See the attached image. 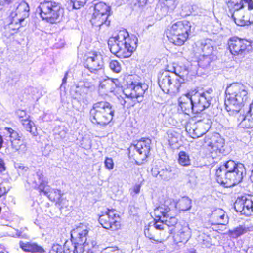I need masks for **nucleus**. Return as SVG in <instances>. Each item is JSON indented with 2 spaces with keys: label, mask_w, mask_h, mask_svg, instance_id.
Returning <instances> with one entry per match:
<instances>
[{
  "label": "nucleus",
  "mask_w": 253,
  "mask_h": 253,
  "mask_svg": "<svg viewBox=\"0 0 253 253\" xmlns=\"http://www.w3.org/2000/svg\"><path fill=\"white\" fill-rule=\"evenodd\" d=\"M216 180L224 187H230L241 183L246 175L244 165L229 160L223 162L216 169Z\"/></svg>",
  "instance_id": "1"
},
{
  "label": "nucleus",
  "mask_w": 253,
  "mask_h": 253,
  "mask_svg": "<svg viewBox=\"0 0 253 253\" xmlns=\"http://www.w3.org/2000/svg\"><path fill=\"white\" fill-rule=\"evenodd\" d=\"M179 106L186 114L200 113L211 104V98L206 93L193 90L178 99Z\"/></svg>",
  "instance_id": "2"
},
{
  "label": "nucleus",
  "mask_w": 253,
  "mask_h": 253,
  "mask_svg": "<svg viewBox=\"0 0 253 253\" xmlns=\"http://www.w3.org/2000/svg\"><path fill=\"white\" fill-rule=\"evenodd\" d=\"M137 38L132 36L128 37L127 32L120 31L117 36L110 37L108 41V45L110 52L117 56L127 58L137 47Z\"/></svg>",
  "instance_id": "3"
},
{
  "label": "nucleus",
  "mask_w": 253,
  "mask_h": 253,
  "mask_svg": "<svg viewBox=\"0 0 253 253\" xmlns=\"http://www.w3.org/2000/svg\"><path fill=\"white\" fill-rule=\"evenodd\" d=\"M224 105L229 115H239L241 107L248 98V93L245 87L238 84H232L225 91Z\"/></svg>",
  "instance_id": "4"
},
{
  "label": "nucleus",
  "mask_w": 253,
  "mask_h": 253,
  "mask_svg": "<svg viewBox=\"0 0 253 253\" xmlns=\"http://www.w3.org/2000/svg\"><path fill=\"white\" fill-rule=\"evenodd\" d=\"M116 106L106 101H98L92 106L90 111V119L94 124L105 126L113 120Z\"/></svg>",
  "instance_id": "5"
},
{
  "label": "nucleus",
  "mask_w": 253,
  "mask_h": 253,
  "mask_svg": "<svg viewBox=\"0 0 253 253\" xmlns=\"http://www.w3.org/2000/svg\"><path fill=\"white\" fill-rule=\"evenodd\" d=\"M194 24L187 21H178L166 32L169 41L175 45L181 46L194 32Z\"/></svg>",
  "instance_id": "6"
},
{
  "label": "nucleus",
  "mask_w": 253,
  "mask_h": 253,
  "mask_svg": "<svg viewBox=\"0 0 253 253\" xmlns=\"http://www.w3.org/2000/svg\"><path fill=\"white\" fill-rule=\"evenodd\" d=\"M185 80L183 75L177 73L176 68L172 67L171 69H167L158 77V84L166 93H176L179 91L181 84Z\"/></svg>",
  "instance_id": "7"
},
{
  "label": "nucleus",
  "mask_w": 253,
  "mask_h": 253,
  "mask_svg": "<svg viewBox=\"0 0 253 253\" xmlns=\"http://www.w3.org/2000/svg\"><path fill=\"white\" fill-rule=\"evenodd\" d=\"M38 8L41 17L47 22L53 24L62 20L64 8L61 4L52 0H44L40 2Z\"/></svg>",
  "instance_id": "8"
},
{
  "label": "nucleus",
  "mask_w": 253,
  "mask_h": 253,
  "mask_svg": "<svg viewBox=\"0 0 253 253\" xmlns=\"http://www.w3.org/2000/svg\"><path fill=\"white\" fill-rule=\"evenodd\" d=\"M10 12L8 20L10 22V25H15V28L18 29L20 26L26 25L25 20L29 15V6L25 1H22L20 3H15L13 6L10 7Z\"/></svg>",
  "instance_id": "9"
},
{
  "label": "nucleus",
  "mask_w": 253,
  "mask_h": 253,
  "mask_svg": "<svg viewBox=\"0 0 253 253\" xmlns=\"http://www.w3.org/2000/svg\"><path fill=\"white\" fill-rule=\"evenodd\" d=\"M110 8L105 3L100 2L94 5V12L92 14L90 22L94 27L99 28L107 27L110 21L108 20L110 15Z\"/></svg>",
  "instance_id": "10"
},
{
  "label": "nucleus",
  "mask_w": 253,
  "mask_h": 253,
  "mask_svg": "<svg viewBox=\"0 0 253 253\" xmlns=\"http://www.w3.org/2000/svg\"><path fill=\"white\" fill-rule=\"evenodd\" d=\"M88 233V228L84 224L80 223L76 228L71 231V242L75 247V251L78 248L84 247V244L87 243V236Z\"/></svg>",
  "instance_id": "11"
},
{
  "label": "nucleus",
  "mask_w": 253,
  "mask_h": 253,
  "mask_svg": "<svg viewBox=\"0 0 253 253\" xmlns=\"http://www.w3.org/2000/svg\"><path fill=\"white\" fill-rule=\"evenodd\" d=\"M228 45L230 52L234 56H244L251 48L249 41L237 37L230 38L228 41Z\"/></svg>",
  "instance_id": "12"
},
{
  "label": "nucleus",
  "mask_w": 253,
  "mask_h": 253,
  "mask_svg": "<svg viewBox=\"0 0 253 253\" xmlns=\"http://www.w3.org/2000/svg\"><path fill=\"white\" fill-rule=\"evenodd\" d=\"M173 209L167 206L166 204L157 207L154 210V215L157 217H163L165 219V224L167 228L174 227L177 223L178 219L173 213Z\"/></svg>",
  "instance_id": "13"
},
{
  "label": "nucleus",
  "mask_w": 253,
  "mask_h": 253,
  "mask_svg": "<svg viewBox=\"0 0 253 253\" xmlns=\"http://www.w3.org/2000/svg\"><path fill=\"white\" fill-rule=\"evenodd\" d=\"M119 219V216L114 209H108V212L99 216L98 221L103 228L116 230L120 226Z\"/></svg>",
  "instance_id": "14"
},
{
  "label": "nucleus",
  "mask_w": 253,
  "mask_h": 253,
  "mask_svg": "<svg viewBox=\"0 0 253 253\" xmlns=\"http://www.w3.org/2000/svg\"><path fill=\"white\" fill-rule=\"evenodd\" d=\"M224 140L218 135L213 136L208 145V155L213 159L220 157L224 152Z\"/></svg>",
  "instance_id": "15"
},
{
  "label": "nucleus",
  "mask_w": 253,
  "mask_h": 253,
  "mask_svg": "<svg viewBox=\"0 0 253 253\" xmlns=\"http://www.w3.org/2000/svg\"><path fill=\"white\" fill-rule=\"evenodd\" d=\"M234 209L242 214L250 216L253 214V201L246 196L238 197L234 203Z\"/></svg>",
  "instance_id": "16"
},
{
  "label": "nucleus",
  "mask_w": 253,
  "mask_h": 253,
  "mask_svg": "<svg viewBox=\"0 0 253 253\" xmlns=\"http://www.w3.org/2000/svg\"><path fill=\"white\" fill-rule=\"evenodd\" d=\"M151 140L148 138H142L135 144L131 147L136 151L137 159L144 161L148 157L151 149Z\"/></svg>",
  "instance_id": "17"
},
{
  "label": "nucleus",
  "mask_w": 253,
  "mask_h": 253,
  "mask_svg": "<svg viewBox=\"0 0 253 253\" xmlns=\"http://www.w3.org/2000/svg\"><path fill=\"white\" fill-rule=\"evenodd\" d=\"M84 66L91 72L102 69L104 66L103 56L97 52L90 54L85 60Z\"/></svg>",
  "instance_id": "18"
},
{
  "label": "nucleus",
  "mask_w": 253,
  "mask_h": 253,
  "mask_svg": "<svg viewBox=\"0 0 253 253\" xmlns=\"http://www.w3.org/2000/svg\"><path fill=\"white\" fill-rule=\"evenodd\" d=\"M128 89L131 90V92L129 95H125L127 98L130 97L131 98H136L138 102H141L142 97L144 94L145 90L147 89V86L146 84L138 83L137 84L132 82L128 86Z\"/></svg>",
  "instance_id": "19"
},
{
  "label": "nucleus",
  "mask_w": 253,
  "mask_h": 253,
  "mask_svg": "<svg viewBox=\"0 0 253 253\" xmlns=\"http://www.w3.org/2000/svg\"><path fill=\"white\" fill-rule=\"evenodd\" d=\"M4 130L6 131V132H4L5 135L10 138L11 146L13 149L19 151L22 148H25V145L22 144L21 136L16 131L10 127H5Z\"/></svg>",
  "instance_id": "20"
},
{
  "label": "nucleus",
  "mask_w": 253,
  "mask_h": 253,
  "mask_svg": "<svg viewBox=\"0 0 253 253\" xmlns=\"http://www.w3.org/2000/svg\"><path fill=\"white\" fill-rule=\"evenodd\" d=\"M213 42L210 39H205L198 41L196 43L197 50L203 55H211L214 47Z\"/></svg>",
  "instance_id": "21"
},
{
  "label": "nucleus",
  "mask_w": 253,
  "mask_h": 253,
  "mask_svg": "<svg viewBox=\"0 0 253 253\" xmlns=\"http://www.w3.org/2000/svg\"><path fill=\"white\" fill-rule=\"evenodd\" d=\"M103 249L100 244H98L96 240H89L87 243L84 244V247L75 250V253H96Z\"/></svg>",
  "instance_id": "22"
},
{
  "label": "nucleus",
  "mask_w": 253,
  "mask_h": 253,
  "mask_svg": "<svg viewBox=\"0 0 253 253\" xmlns=\"http://www.w3.org/2000/svg\"><path fill=\"white\" fill-rule=\"evenodd\" d=\"M49 253H75V247L73 243L66 241L63 247L59 244H54Z\"/></svg>",
  "instance_id": "23"
},
{
  "label": "nucleus",
  "mask_w": 253,
  "mask_h": 253,
  "mask_svg": "<svg viewBox=\"0 0 253 253\" xmlns=\"http://www.w3.org/2000/svg\"><path fill=\"white\" fill-rule=\"evenodd\" d=\"M238 122H239V125L240 127L244 128H250L253 127V114L249 113L247 110L246 114H242L238 115Z\"/></svg>",
  "instance_id": "24"
},
{
  "label": "nucleus",
  "mask_w": 253,
  "mask_h": 253,
  "mask_svg": "<svg viewBox=\"0 0 253 253\" xmlns=\"http://www.w3.org/2000/svg\"><path fill=\"white\" fill-rule=\"evenodd\" d=\"M119 84L118 79L107 77L100 83V86L104 88L107 92H114Z\"/></svg>",
  "instance_id": "25"
},
{
  "label": "nucleus",
  "mask_w": 253,
  "mask_h": 253,
  "mask_svg": "<svg viewBox=\"0 0 253 253\" xmlns=\"http://www.w3.org/2000/svg\"><path fill=\"white\" fill-rule=\"evenodd\" d=\"M20 247L24 251L31 253H44V249L37 243L34 242H19Z\"/></svg>",
  "instance_id": "26"
},
{
  "label": "nucleus",
  "mask_w": 253,
  "mask_h": 253,
  "mask_svg": "<svg viewBox=\"0 0 253 253\" xmlns=\"http://www.w3.org/2000/svg\"><path fill=\"white\" fill-rule=\"evenodd\" d=\"M249 231H250L249 227L245 224H243L240 225L233 229L229 230L228 234L232 238H237Z\"/></svg>",
  "instance_id": "27"
},
{
  "label": "nucleus",
  "mask_w": 253,
  "mask_h": 253,
  "mask_svg": "<svg viewBox=\"0 0 253 253\" xmlns=\"http://www.w3.org/2000/svg\"><path fill=\"white\" fill-rule=\"evenodd\" d=\"M212 217L217 220L215 224L217 225H226L228 222V217L226 216L224 211L221 209L215 210L212 214Z\"/></svg>",
  "instance_id": "28"
},
{
  "label": "nucleus",
  "mask_w": 253,
  "mask_h": 253,
  "mask_svg": "<svg viewBox=\"0 0 253 253\" xmlns=\"http://www.w3.org/2000/svg\"><path fill=\"white\" fill-rule=\"evenodd\" d=\"M175 7V5L168 2L160 1L156 8V12L160 16H164L168 14L169 9L173 10Z\"/></svg>",
  "instance_id": "29"
},
{
  "label": "nucleus",
  "mask_w": 253,
  "mask_h": 253,
  "mask_svg": "<svg viewBox=\"0 0 253 253\" xmlns=\"http://www.w3.org/2000/svg\"><path fill=\"white\" fill-rule=\"evenodd\" d=\"M160 177L163 180L168 181L175 177L173 168L168 166L159 171Z\"/></svg>",
  "instance_id": "30"
},
{
  "label": "nucleus",
  "mask_w": 253,
  "mask_h": 253,
  "mask_svg": "<svg viewBox=\"0 0 253 253\" xmlns=\"http://www.w3.org/2000/svg\"><path fill=\"white\" fill-rule=\"evenodd\" d=\"M45 196L51 201L61 202L62 194L60 190L50 188V190L48 191V194Z\"/></svg>",
  "instance_id": "31"
},
{
  "label": "nucleus",
  "mask_w": 253,
  "mask_h": 253,
  "mask_svg": "<svg viewBox=\"0 0 253 253\" xmlns=\"http://www.w3.org/2000/svg\"><path fill=\"white\" fill-rule=\"evenodd\" d=\"M177 206L180 211H186L191 208V200L188 197H183L179 200Z\"/></svg>",
  "instance_id": "32"
},
{
  "label": "nucleus",
  "mask_w": 253,
  "mask_h": 253,
  "mask_svg": "<svg viewBox=\"0 0 253 253\" xmlns=\"http://www.w3.org/2000/svg\"><path fill=\"white\" fill-rule=\"evenodd\" d=\"M178 161L182 166H188L191 165L189 156L184 151H180L179 153Z\"/></svg>",
  "instance_id": "33"
},
{
  "label": "nucleus",
  "mask_w": 253,
  "mask_h": 253,
  "mask_svg": "<svg viewBox=\"0 0 253 253\" xmlns=\"http://www.w3.org/2000/svg\"><path fill=\"white\" fill-rule=\"evenodd\" d=\"M154 231V228L153 226L150 225L146 226L144 228V233L146 237L151 240L152 243H158L161 242L158 240L155 239L154 235L153 234Z\"/></svg>",
  "instance_id": "34"
},
{
  "label": "nucleus",
  "mask_w": 253,
  "mask_h": 253,
  "mask_svg": "<svg viewBox=\"0 0 253 253\" xmlns=\"http://www.w3.org/2000/svg\"><path fill=\"white\" fill-rule=\"evenodd\" d=\"M155 222L154 224V230L158 229V230H165L166 228H167V226L165 224V219H163V217H157L156 216Z\"/></svg>",
  "instance_id": "35"
},
{
  "label": "nucleus",
  "mask_w": 253,
  "mask_h": 253,
  "mask_svg": "<svg viewBox=\"0 0 253 253\" xmlns=\"http://www.w3.org/2000/svg\"><path fill=\"white\" fill-rule=\"evenodd\" d=\"M211 62V55H203L198 61V65L203 68H207Z\"/></svg>",
  "instance_id": "36"
},
{
  "label": "nucleus",
  "mask_w": 253,
  "mask_h": 253,
  "mask_svg": "<svg viewBox=\"0 0 253 253\" xmlns=\"http://www.w3.org/2000/svg\"><path fill=\"white\" fill-rule=\"evenodd\" d=\"M21 121L23 122V125L24 126L26 130L31 133L34 135H35V131H34L33 130V127L34 126V123L27 119H22Z\"/></svg>",
  "instance_id": "37"
},
{
  "label": "nucleus",
  "mask_w": 253,
  "mask_h": 253,
  "mask_svg": "<svg viewBox=\"0 0 253 253\" xmlns=\"http://www.w3.org/2000/svg\"><path fill=\"white\" fill-rule=\"evenodd\" d=\"M33 183L36 184V185H38V189L40 192L42 193L45 196L48 194V191L50 190V187L49 186L45 185V184L43 181L41 182H36L33 181Z\"/></svg>",
  "instance_id": "38"
},
{
  "label": "nucleus",
  "mask_w": 253,
  "mask_h": 253,
  "mask_svg": "<svg viewBox=\"0 0 253 253\" xmlns=\"http://www.w3.org/2000/svg\"><path fill=\"white\" fill-rule=\"evenodd\" d=\"M109 67L115 73H119L121 70V64L117 60H111L109 63Z\"/></svg>",
  "instance_id": "39"
},
{
  "label": "nucleus",
  "mask_w": 253,
  "mask_h": 253,
  "mask_svg": "<svg viewBox=\"0 0 253 253\" xmlns=\"http://www.w3.org/2000/svg\"><path fill=\"white\" fill-rule=\"evenodd\" d=\"M191 13L194 15L201 16L202 15H205L206 11L205 10L199 8L196 5H194L192 6Z\"/></svg>",
  "instance_id": "40"
},
{
  "label": "nucleus",
  "mask_w": 253,
  "mask_h": 253,
  "mask_svg": "<svg viewBox=\"0 0 253 253\" xmlns=\"http://www.w3.org/2000/svg\"><path fill=\"white\" fill-rule=\"evenodd\" d=\"M87 0H71L73 4L74 9H78L81 7H83L86 3Z\"/></svg>",
  "instance_id": "41"
},
{
  "label": "nucleus",
  "mask_w": 253,
  "mask_h": 253,
  "mask_svg": "<svg viewBox=\"0 0 253 253\" xmlns=\"http://www.w3.org/2000/svg\"><path fill=\"white\" fill-rule=\"evenodd\" d=\"M202 241L201 243L203 247L210 248L211 245V239L209 236L203 234L201 236Z\"/></svg>",
  "instance_id": "42"
},
{
  "label": "nucleus",
  "mask_w": 253,
  "mask_h": 253,
  "mask_svg": "<svg viewBox=\"0 0 253 253\" xmlns=\"http://www.w3.org/2000/svg\"><path fill=\"white\" fill-rule=\"evenodd\" d=\"M76 92L79 93L81 97L80 99H84L86 97V95L88 94L89 91H90V89H86L84 87H76Z\"/></svg>",
  "instance_id": "43"
},
{
  "label": "nucleus",
  "mask_w": 253,
  "mask_h": 253,
  "mask_svg": "<svg viewBox=\"0 0 253 253\" xmlns=\"http://www.w3.org/2000/svg\"><path fill=\"white\" fill-rule=\"evenodd\" d=\"M76 87H84L90 89V91L94 88V86L87 82H80L76 85Z\"/></svg>",
  "instance_id": "44"
},
{
  "label": "nucleus",
  "mask_w": 253,
  "mask_h": 253,
  "mask_svg": "<svg viewBox=\"0 0 253 253\" xmlns=\"http://www.w3.org/2000/svg\"><path fill=\"white\" fill-rule=\"evenodd\" d=\"M136 2L134 3L135 6L138 7H142L147 4L152 3L154 0H135Z\"/></svg>",
  "instance_id": "45"
},
{
  "label": "nucleus",
  "mask_w": 253,
  "mask_h": 253,
  "mask_svg": "<svg viewBox=\"0 0 253 253\" xmlns=\"http://www.w3.org/2000/svg\"><path fill=\"white\" fill-rule=\"evenodd\" d=\"M105 166L109 170L112 169L114 168V162L111 158H106L104 162Z\"/></svg>",
  "instance_id": "46"
},
{
  "label": "nucleus",
  "mask_w": 253,
  "mask_h": 253,
  "mask_svg": "<svg viewBox=\"0 0 253 253\" xmlns=\"http://www.w3.org/2000/svg\"><path fill=\"white\" fill-rule=\"evenodd\" d=\"M240 2H238V1H237V4H235V5L231 8V10L234 11H238L240 9H242L244 7V1L243 0H239Z\"/></svg>",
  "instance_id": "47"
},
{
  "label": "nucleus",
  "mask_w": 253,
  "mask_h": 253,
  "mask_svg": "<svg viewBox=\"0 0 253 253\" xmlns=\"http://www.w3.org/2000/svg\"><path fill=\"white\" fill-rule=\"evenodd\" d=\"M16 114L19 118L28 119L29 116L26 115V113L24 110H18L16 112Z\"/></svg>",
  "instance_id": "48"
},
{
  "label": "nucleus",
  "mask_w": 253,
  "mask_h": 253,
  "mask_svg": "<svg viewBox=\"0 0 253 253\" xmlns=\"http://www.w3.org/2000/svg\"><path fill=\"white\" fill-rule=\"evenodd\" d=\"M238 0H226V3L228 6V7L229 8L230 11H231V8H233L234 5H235V4H237V1Z\"/></svg>",
  "instance_id": "49"
},
{
  "label": "nucleus",
  "mask_w": 253,
  "mask_h": 253,
  "mask_svg": "<svg viewBox=\"0 0 253 253\" xmlns=\"http://www.w3.org/2000/svg\"><path fill=\"white\" fill-rule=\"evenodd\" d=\"M101 253H119V251L118 250H113L112 247H107L104 249Z\"/></svg>",
  "instance_id": "50"
},
{
  "label": "nucleus",
  "mask_w": 253,
  "mask_h": 253,
  "mask_svg": "<svg viewBox=\"0 0 253 253\" xmlns=\"http://www.w3.org/2000/svg\"><path fill=\"white\" fill-rule=\"evenodd\" d=\"M14 0H0V10L6 4H9Z\"/></svg>",
  "instance_id": "51"
},
{
  "label": "nucleus",
  "mask_w": 253,
  "mask_h": 253,
  "mask_svg": "<svg viewBox=\"0 0 253 253\" xmlns=\"http://www.w3.org/2000/svg\"><path fill=\"white\" fill-rule=\"evenodd\" d=\"M243 1L244 5L247 4L249 10H252L253 9V3L252 0H243Z\"/></svg>",
  "instance_id": "52"
},
{
  "label": "nucleus",
  "mask_w": 253,
  "mask_h": 253,
  "mask_svg": "<svg viewBox=\"0 0 253 253\" xmlns=\"http://www.w3.org/2000/svg\"><path fill=\"white\" fill-rule=\"evenodd\" d=\"M141 187L140 184H136L134 186L132 190L135 194H138L140 192Z\"/></svg>",
  "instance_id": "53"
},
{
  "label": "nucleus",
  "mask_w": 253,
  "mask_h": 253,
  "mask_svg": "<svg viewBox=\"0 0 253 253\" xmlns=\"http://www.w3.org/2000/svg\"><path fill=\"white\" fill-rule=\"evenodd\" d=\"M232 18H233V20L234 21L235 23L238 26H243L245 24V22L244 21H242L240 20H238V21H237L236 18L233 15L232 16Z\"/></svg>",
  "instance_id": "54"
},
{
  "label": "nucleus",
  "mask_w": 253,
  "mask_h": 253,
  "mask_svg": "<svg viewBox=\"0 0 253 253\" xmlns=\"http://www.w3.org/2000/svg\"><path fill=\"white\" fill-rule=\"evenodd\" d=\"M35 176L38 179V180H39L38 182H41L42 181H43L42 179L43 175L42 172H37L36 173V175H35Z\"/></svg>",
  "instance_id": "55"
},
{
  "label": "nucleus",
  "mask_w": 253,
  "mask_h": 253,
  "mask_svg": "<svg viewBox=\"0 0 253 253\" xmlns=\"http://www.w3.org/2000/svg\"><path fill=\"white\" fill-rule=\"evenodd\" d=\"M5 170L4 163L3 161L0 158V173Z\"/></svg>",
  "instance_id": "56"
},
{
  "label": "nucleus",
  "mask_w": 253,
  "mask_h": 253,
  "mask_svg": "<svg viewBox=\"0 0 253 253\" xmlns=\"http://www.w3.org/2000/svg\"><path fill=\"white\" fill-rule=\"evenodd\" d=\"M6 193V190L5 187H2L0 184V197H1L4 194Z\"/></svg>",
  "instance_id": "57"
},
{
  "label": "nucleus",
  "mask_w": 253,
  "mask_h": 253,
  "mask_svg": "<svg viewBox=\"0 0 253 253\" xmlns=\"http://www.w3.org/2000/svg\"><path fill=\"white\" fill-rule=\"evenodd\" d=\"M68 73V72L67 71L65 74L64 77L62 79V84L60 86L61 88L63 87L64 84L66 83Z\"/></svg>",
  "instance_id": "58"
},
{
  "label": "nucleus",
  "mask_w": 253,
  "mask_h": 253,
  "mask_svg": "<svg viewBox=\"0 0 253 253\" xmlns=\"http://www.w3.org/2000/svg\"><path fill=\"white\" fill-rule=\"evenodd\" d=\"M118 99L119 100L120 103L121 105L125 106L126 103L127 101L124 99V98L121 96H120L119 97H118Z\"/></svg>",
  "instance_id": "59"
},
{
  "label": "nucleus",
  "mask_w": 253,
  "mask_h": 253,
  "mask_svg": "<svg viewBox=\"0 0 253 253\" xmlns=\"http://www.w3.org/2000/svg\"><path fill=\"white\" fill-rule=\"evenodd\" d=\"M159 171L156 170V169H152V174L154 176L156 177L158 174H159Z\"/></svg>",
  "instance_id": "60"
},
{
  "label": "nucleus",
  "mask_w": 253,
  "mask_h": 253,
  "mask_svg": "<svg viewBox=\"0 0 253 253\" xmlns=\"http://www.w3.org/2000/svg\"><path fill=\"white\" fill-rule=\"evenodd\" d=\"M0 253H8L4 249L3 246L0 245Z\"/></svg>",
  "instance_id": "61"
},
{
  "label": "nucleus",
  "mask_w": 253,
  "mask_h": 253,
  "mask_svg": "<svg viewBox=\"0 0 253 253\" xmlns=\"http://www.w3.org/2000/svg\"><path fill=\"white\" fill-rule=\"evenodd\" d=\"M3 142L4 140L3 137L1 135H0V150L2 147Z\"/></svg>",
  "instance_id": "62"
},
{
  "label": "nucleus",
  "mask_w": 253,
  "mask_h": 253,
  "mask_svg": "<svg viewBox=\"0 0 253 253\" xmlns=\"http://www.w3.org/2000/svg\"><path fill=\"white\" fill-rule=\"evenodd\" d=\"M165 2H168L172 5H175L174 0H165Z\"/></svg>",
  "instance_id": "63"
},
{
  "label": "nucleus",
  "mask_w": 253,
  "mask_h": 253,
  "mask_svg": "<svg viewBox=\"0 0 253 253\" xmlns=\"http://www.w3.org/2000/svg\"><path fill=\"white\" fill-rule=\"evenodd\" d=\"M212 90L211 89H209L208 91H207L206 92H202V93H206V94L208 95L211 98V101L212 100V97L210 96V93L211 92H212ZM202 93V92H200Z\"/></svg>",
  "instance_id": "64"
}]
</instances>
